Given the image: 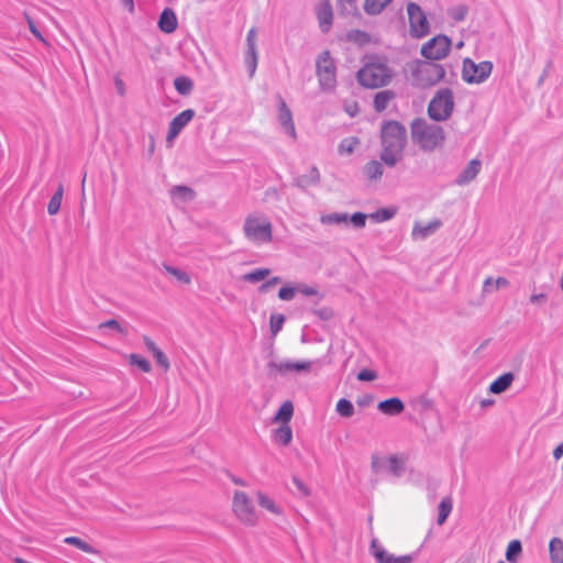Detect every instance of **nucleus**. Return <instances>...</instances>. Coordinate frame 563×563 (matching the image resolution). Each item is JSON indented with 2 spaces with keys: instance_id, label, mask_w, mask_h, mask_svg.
<instances>
[{
  "instance_id": "obj_31",
  "label": "nucleus",
  "mask_w": 563,
  "mask_h": 563,
  "mask_svg": "<svg viewBox=\"0 0 563 563\" xmlns=\"http://www.w3.org/2000/svg\"><path fill=\"white\" fill-rule=\"evenodd\" d=\"M292 440V431L288 424H283L274 431V441L282 445H288Z\"/></svg>"
},
{
  "instance_id": "obj_57",
  "label": "nucleus",
  "mask_w": 563,
  "mask_h": 563,
  "mask_svg": "<svg viewBox=\"0 0 563 563\" xmlns=\"http://www.w3.org/2000/svg\"><path fill=\"white\" fill-rule=\"evenodd\" d=\"M99 328L121 331L120 324L117 321V319H109L107 322L101 323Z\"/></svg>"
},
{
  "instance_id": "obj_39",
  "label": "nucleus",
  "mask_w": 563,
  "mask_h": 563,
  "mask_svg": "<svg viewBox=\"0 0 563 563\" xmlns=\"http://www.w3.org/2000/svg\"><path fill=\"white\" fill-rule=\"evenodd\" d=\"M336 412L341 416V417H344V418H350L354 415V406L353 404L345 399V398H342L340 399L338 402H336Z\"/></svg>"
},
{
  "instance_id": "obj_41",
  "label": "nucleus",
  "mask_w": 563,
  "mask_h": 563,
  "mask_svg": "<svg viewBox=\"0 0 563 563\" xmlns=\"http://www.w3.org/2000/svg\"><path fill=\"white\" fill-rule=\"evenodd\" d=\"M269 273L271 271L268 268H258L245 274L243 279L249 283H257L264 280L269 275Z\"/></svg>"
},
{
  "instance_id": "obj_5",
  "label": "nucleus",
  "mask_w": 563,
  "mask_h": 563,
  "mask_svg": "<svg viewBox=\"0 0 563 563\" xmlns=\"http://www.w3.org/2000/svg\"><path fill=\"white\" fill-rule=\"evenodd\" d=\"M244 236L255 245L271 243L273 240V225L263 214H249L243 224Z\"/></svg>"
},
{
  "instance_id": "obj_60",
  "label": "nucleus",
  "mask_w": 563,
  "mask_h": 563,
  "mask_svg": "<svg viewBox=\"0 0 563 563\" xmlns=\"http://www.w3.org/2000/svg\"><path fill=\"white\" fill-rule=\"evenodd\" d=\"M245 64L250 73V77H253L257 68V59L245 60Z\"/></svg>"
},
{
  "instance_id": "obj_14",
  "label": "nucleus",
  "mask_w": 563,
  "mask_h": 563,
  "mask_svg": "<svg viewBox=\"0 0 563 563\" xmlns=\"http://www.w3.org/2000/svg\"><path fill=\"white\" fill-rule=\"evenodd\" d=\"M278 121L284 128L285 132L292 139H296V129L292 121L291 111L282 97H279Z\"/></svg>"
},
{
  "instance_id": "obj_19",
  "label": "nucleus",
  "mask_w": 563,
  "mask_h": 563,
  "mask_svg": "<svg viewBox=\"0 0 563 563\" xmlns=\"http://www.w3.org/2000/svg\"><path fill=\"white\" fill-rule=\"evenodd\" d=\"M178 26V21L175 12L172 9H165L159 16L158 27L164 33H173Z\"/></svg>"
},
{
  "instance_id": "obj_55",
  "label": "nucleus",
  "mask_w": 563,
  "mask_h": 563,
  "mask_svg": "<svg viewBox=\"0 0 563 563\" xmlns=\"http://www.w3.org/2000/svg\"><path fill=\"white\" fill-rule=\"evenodd\" d=\"M547 295L544 292L541 294H533L530 297V302L532 305H544L547 302Z\"/></svg>"
},
{
  "instance_id": "obj_58",
  "label": "nucleus",
  "mask_w": 563,
  "mask_h": 563,
  "mask_svg": "<svg viewBox=\"0 0 563 563\" xmlns=\"http://www.w3.org/2000/svg\"><path fill=\"white\" fill-rule=\"evenodd\" d=\"M244 59H257V47L256 46H246V51L244 54Z\"/></svg>"
},
{
  "instance_id": "obj_16",
  "label": "nucleus",
  "mask_w": 563,
  "mask_h": 563,
  "mask_svg": "<svg viewBox=\"0 0 563 563\" xmlns=\"http://www.w3.org/2000/svg\"><path fill=\"white\" fill-rule=\"evenodd\" d=\"M312 361H280L278 363H273L272 366L275 367V369L279 374H287L289 372H301V371H309L312 366Z\"/></svg>"
},
{
  "instance_id": "obj_59",
  "label": "nucleus",
  "mask_w": 563,
  "mask_h": 563,
  "mask_svg": "<svg viewBox=\"0 0 563 563\" xmlns=\"http://www.w3.org/2000/svg\"><path fill=\"white\" fill-rule=\"evenodd\" d=\"M384 460L377 455L372 456V468L374 472H379L383 467Z\"/></svg>"
},
{
  "instance_id": "obj_61",
  "label": "nucleus",
  "mask_w": 563,
  "mask_h": 563,
  "mask_svg": "<svg viewBox=\"0 0 563 563\" xmlns=\"http://www.w3.org/2000/svg\"><path fill=\"white\" fill-rule=\"evenodd\" d=\"M278 283H280V278H279V277H277V276H276V277H273V278H271L268 282H266L265 284H263V285L261 286V290H262V291H265V290H267L268 288L273 287L274 285H276V284H278Z\"/></svg>"
},
{
  "instance_id": "obj_18",
  "label": "nucleus",
  "mask_w": 563,
  "mask_h": 563,
  "mask_svg": "<svg viewBox=\"0 0 563 563\" xmlns=\"http://www.w3.org/2000/svg\"><path fill=\"white\" fill-rule=\"evenodd\" d=\"M320 183V173L316 166H312L305 175L295 178L294 184L300 189H307L311 186H317Z\"/></svg>"
},
{
  "instance_id": "obj_22",
  "label": "nucleus",
  "mask_w": 563,
  "mask_h": 563,
  "mask_svg": "<svg viewBox=\"0 0 563 563\" xmlns=\"http://www.w3.org/2000/svg\"><path fill=\"white\" fill-rule=\"evenodd\" d=\"M440 220H433L429 222L426 225H421L419 223H416L412 229V238L418 240H423L433 234L440 227H441Z\"/></svg>"
},
{
  "instance_id": "obj_51",
  "label": "nucleus",
  "mask_w": 563,
  "mask_h": 563,
  "mask_svg": "<svg viewBox=\"0 0 563 563\" xmlns=\"http://www.w3.org/2000/svg\"><path fill=\"white\" fill-rule=\"evenodd\" d=\"M377 378V373L373 369H362L358 374H357V379L358 380H362V382H372V380H375Z\"/></svg>"
},
{
  "instance_id": "obj_25",
  "label": "nucleus",
  "mask_w": 563,
  "mask_h": 563,
  "mask_svg": "<svg viewBox=\"0 0 563 563\" xmlns=\"http://www.w3.org/2000/svg\"><path fill=\"white\" fill-rule=\"evenodd\" d=\"M363 173L368 180H378L384 174L383 164L373 159L364 166Z\"/></svg>"
},
{
  "instance_id": "obj_10",
  "label": "nucleus",
  "mask_w": 563,
  "mask_h": 563,
  "mask_svg": "<svg viewBox=\"0 0 563 563\" xmlns=\"http://www.w3.org/2000/svg\"><path fill=\"white\" fill-rule=\"evenodd\" d=\"M410 34L416 38H422L429 34L430 24L421 7L415 2L407 4Z\"/></svg>"
},
{
  "instance_id": "obj_32",
  "label": "nucleus",
  "mask_w": 563,
  "mask_h": 563,
  "mask_svg": "<svg viewBox=\"0 0 563 563\" xmlns=\"http://www.w3.org/2000/svg\"><path fill=\"white\" fill-rule=\"evenodd\" d=\"M509 286V282L505 277H498L497 279H493L488 277L484 280L483 290L485 292H492L494 290L503 289Z\"/></svg>"
},
{
  "instance_id": "obj_24",
  "label": "nucleus",
  "mask_w": 563,
  "mask_h": 563,
  "mask_svg": "<svg viewBox=\"0 0 563 563\" xmlns=\"http://www.w3.org/2000/svg\"><path fill=\"white\" fill-rule=\"evenodd\" d=\"M396 93L393 90H382L377 92L374 97V109L377 112H383L389 104V102L395 99Z\"/></svg>"
},
{
  "instance_id": "obj_13",
  "label": "nucleus",
  "mask_w": 563,
  "mask_h": 563,
  "mask_svg": "<svg viewBox=\"0 0 563 563\" xmlns=\"http://www.w3.org/2000/svg\"><path fill=\"white\" fill-rule=\"evenodd\" d=\"M195 117V111L192 109H187L177 114L169 123L168 133H167V142H172L181 130L192 120Z\"/></svg>"
},
{
  "instance_id": "obj_53",
  "label": "nucleus",
  "mask_w": 563,
  "mask_h": 563,
  "mask_svg": "<svg viewBox=\"0 0 563 563\" xmlns=\"http://www.w3.org/2000/svg\"><path fill=\"white\" fill-rule=\"evenodd\" d=\"M26 20H27V25H29V30H30V32H31V33H32L36 38H38L40 41H43V42H44V37H43L42 33L40 32V30L36 27V25H35V23H34V21H33L30 16H27V18H26Z\"/></svg>"
},
{
  "instance_id": "obj_26",
  "label": "nucleus",
  "mask_w": 563,
  "mask_h": 563,
  "mask_svg": "<svg viewBox=\"0 0 563 563\" xmlns=\"http://www.w3.org/2000/svg\"><path fill=\"white\" fill-rule=\"evenodd\" d=\"M551 563H563V540L553 538L549 544Z\"/></svg>"
},
{
  "instance_id": "obj_15",
  "label": "nucleus",
  "mask_w": 563,
  "mask_h": 563,
  "mask_svg": "<svg viewBox=\"0 0 563 563\" xmlns=\"http://www.w3.org/2000/svg\"><path fill=\"white\" fill-rule=\"evenodd\" d=\"M482 168V162L477 158L470 161L467 166L459 174L455 179V184L464 186L473 181L479 174Z\"/></svg>"
},
{
  "instance_id": "obj_30",
  "label": "nucleus",
  "mask_w": 563,
  "mask_h": 563,
  "mask_svg": "<svg viewBox=\"0 0 563 563\" xmlns=\"http://www.w3.org/2000/svg\"><path fill=\"white\" fill-rule=\"evenodd\" d=\"M294 415V405L291 401H285L276 412L274 420L288 424Z\"/></svg>"
},
{
  "instance_id": "obj_37",
  "label": "nucleus",
  "mask_w": 563,
  "mask_h": 563,
  "mask_svg": "<svg viewBox=\"0 0 563 563\" xmlns=\"http://www.w3.org/2000/svg\"><path fill=\"white\" fill-rule=\"evenodd\" d=\"M64 543L69 544V545H74L77 549H79V550H81V551H84L86 553H89V554H96L97 553V550L93 547H91L90 544H88L86 541L81 540L78 537H66L64 539Z\"/></svg>"
},
{
  "instance_id": "obj_34",
  "label": "nucleus",
  "mask_w": 563,
  "mask_h": 563,
  "mask_svg": "<svg viewBox=\"0 0 563 563\" xmlns=\"http://www.w3.org/2000/svg\"><path fill=\"white\" fill-rule=\"evenodd\" d=\"M320 221L322 224H346L349 222V214L341 212H332L321 216Z\"/></svg>"
},
{
  "instance_id": "obj_36",
  "label": "nucleus",
  "mask_w": 563,
  "mask_h": 563,
  "mask_svg": "<svg viewBox=\"0 0 563 563\" xmlns=\"http://www.w3.org/2000/svg\"><path fill=\"white\" fill-rule=\"evenodd\" d=\"M346 40L349 42L355 43L358 46H365L369 43L371 37L368 33L361 30H351L346 34Z\"/></svg>"
},
{
  "instance_id": "obj_4",
  "label": "nucleus",
  "mask_w": 563,
  "mask_h": 563,
  "mask_svg": "<svg viewBox=\"0 0 563 563\" xmlns=\"http://www.w3.org/2000/svg\"><path fill=\"white\" fill-rule=\"evenodd\" d=\"M410 80L415 87L429 88L445 77V69L434 60L417 59L408 65Z\"/></svg>"
},
{
  "instance_id": "obj_63",
  "label": "nucleus",
  "mask_w": 563,
  "mask_h": 563,
  "mask_svg": "<svg viewBox=\"0 0 563 563\" xmlns=\"http://www.w3.org/2000/svg\"><path fill=\"white\" fill-rule=\"evenodd\" d=\"M563 455V443L559 444L553 451V457L560 460Z\"/></svg>"
},
{
  "instance_id": "obj_17",
  "label": "nucleus",
  "mask_w": 563,
  "mask_h": 563,
  "mask_svg": "<svg viewBox=\"0 0 563 563\" xmlns=\"http://www.w3.org/2000/svg\"><path fill=\"white\" fill-rule=\"evenodd\" d=\"M317 18L321 32L327 33L332 26L333 12L329 2L321 3L317 8Z\"/></svg>"
},
{
  "instance_id": "obj_38",
  "label": "nucleus",
  "mask_w": 563,
  "mask_h": 563,
  "mask_svg": "<svg viewBox=\"0 0 563 563\" xmlns=\"http://www.w3.org/2000/svg\"><path fill=\"white\" fill-rule=\"evenodd\" d=\"M452 511V501L450 498H443L439 505L438 525H443Z\"/></svg>"
},
{
  "instance_id": "obj_28",
  "label": "nucleus",
  "mask_w": 563,
  "mask_h": 563,
  "mask_svg": "<svg viewBox=\"0 0 563 563\" xmlns=\"http://www.w3.org/2000/svg\"><path fill=\"white\" fill-rule=\"evenodd\" d=\"M63 195H64V187L62 184H59L56 191L54 192V195L52 196V198L48 201V205H47L48 214L54 216V214L58 213V211L60 209L62 200H63Z\"/></svg>"
},
{
  "instance_id": "obj_12",
  "label": "nucleus",
  "mask_w": 563,
  "mask_h": 563,
  "mask_svg": "<svg viewBox=\"0 0 563 563\" xmlns=\"http://www.w3.org/2000/svg\"><path fill=\"white\" fill-rule=\"evenodd\" d=\"M371 554L377 563H411L410 555L396 556L387 552L377 539H373L369 547Z\"/></svg>"
},
{
  "instance_id": "obj_2",
  "label": "nucleus",
  "mask_w": 563,
  "mask_h": 563,
  "mask_svg": "<svg viewBox=\"0 0 563 563\" xmlns=\"http://www.w3.org/2000/svg\"><path fill=\"white\" fill-rule=\"evenodd\" d=\"M394 78V70L384 56H371L368 60L357 70L358 84L368 89L386 87Z\"/></svg>"
},
{
  "instance_id": "obj_27",
  "label": "nucleus",
  "mask_w": 563,
  "mask_h": 563,
  "mask_svg": "<svg viewBox=\"0 0 563 563\" xmlns=\"http://www.w3.org/2000/svg\"><path fill=\"white\" fill-rule=\"evenodd\" d=\"M170 196L179 198L184 202H189L195 199L196 192L188 186L177 185L170 189Z\"/></svg>"
},
{
  "instance_id": "obj_1",
  "label": "nucleus",
  "mask_w": 563,
  "mask_h": 563,
  "mask_svg": "<svg viewBox=\"0 0 563 563\" xmlns=\"http://www.w3.org/2000/svg\"><path fill=\"white\" fill-rule=\"evenodd\" d=\"M380 159L388 167L396 166L404 156L407 144L406 128L398 121H386L380 128Z\"/></svg>"
},
{
  "instance_id": "obj_48",
  "label": "nucleus",
  "mask_w": 563,
  "mask_h": 563,
  "mask_svg": "<svg viewBox=\"0 0 563 563\" xmlns=\"http://www.w3.org/2000/svg\"><path fill=\"white\" fill-rule=\"evenodd\" d=\"M292 484L295 485L296 487V495L299 496V497H308L310 495V489L309 487L307 486V484L301 481L300 478L298 477H294L292 478Z\"/></svg>"
},
{
  "instance_id": "obj_64",
  "label": "nucleus",
  "mask_w": 563,
  "mask_h": 563,
  "mask_svg": "<svg viewBox=\"0 0 563 563\" xmlns=\"http://www.w3.org/2000/svg\"><path fill=\"white\" fill-rule=\"evenodd\" d=\"M122 3L129 8V11L132 12L134 10L133 0H122Z\"/></svg>"
},
{
  "instance_id": "obj_7",
  "label": "nucleus",
  "mask_w": 563,
  "mask_h": 563,
  "mask_svg": "<svg viewBox=\"0 0 563 563\" xmlns=\"http://www.w3.org/2000/svg\"><path fill=\"white\" fill-rule=\"evenodd\" d=\"M454 96L450 88L439 89L428 106V115L435 122L446 121L454 110Z\"/></svg>"
},
{
  "instance_id": "obj_56",
  "label": "nucleus",
  "mask_w": 563,
  "mask_h": 563,
  "mask_svg": "<svg viewBox=\"0 0 563 563\" xmlns=\"http://www.w3.org/2000/svg\"><path fill=\"white\" fill-rule=\"evenodd\" d=\"M256 35L257 31L255 27L249 30L246 34V46H256Z\"/></svg>"
},
{
  "instance_id": "obj_47",
  "label": "nucleus",
  "mask_w": 563,
  "mask_h": 563,
  "mask_svg": "<svg viewBox=\"0 0 563 563\" xmlns=\"http://www.w3.org/2000/svg\"><path fill=\"white\" fill-rule=\"evenodd\" d=\"M297 295V285L295 286H284L278 291L279 299L284 301H289L295 298Z\"/></svg>"
},
{
  "instance_id": "obj_40",
  "label": "nucleus",
  "mask_w": 563,
  "mask_h": 563,
  "mask_svg": "<svg viewBox=\"0 0 563 563\" xmlns=\"http://www.w3.org/2000/svg\"><path fill=\"white\" fill-rule=\"evenodd\" d=\"M360 141L357 137H346L343 139L339 144V153L340 154H352L358 145Z\"/></svg>"
},
{
  "instance_id": "obj_50",
  "label": "nucleus",
  "mask_w": 563,
  "mask_h": 563,
  "mask_svg": "<svg viewBox=\"0 0 563 563\" xmlns=\"http://www.w3.org/2000/svg\"><path fill=\"white\" fill-rule=\"evenodd\" d=\"M367 216L363 212H355L351 217L349 216V222L356 229H362L366 224Z\"/></svg>"
},
{
  "instance_id": "obj_6",
  "label": "nucleus",
  "mask_w": 563,
  "mask_h": 563,
  "mask_svg": "<svg viewBox=\"0 0 563 563\" xmlns=\"http://www.w3.org/2000/svg\"><path fill=\"white\" fill-rule=\"evenodd\" d=\"M316 75L319 87L324 92H332L336 87V63L330 51H323L316 59Z\"/></svg>"
},
{
  "instance_id": "obj_46",
  "label": "nucleus",
  "mask_w": 563,
  "mask_h": 563,
  "mask_svg": "<svg viewBox=\"0 0 563 563\" xmlns=\"http://www.w3.org/2000/svg\"><path fill=\"white\" fill-rule=\"evenodd\" d=\"M467 7L465 5H457L449 10V15L456 22H461L465 20L467 15Z\"/></svg>"
},
{
  "instance_id": "obj_9",
  "label": "nucleus",
  "mask_w": 563,
  "mask_h": 563,
  "mask_svg": "<svg viewBox=\"0 0 563 563\" xmlns=\"http://www.w3.org/2000/svg\"><path fill=\"white\" fill-rule=\"evenodd\" d=\"M493 63L484 60L478 64L471 58L463 62L462 78L468 84H481L485 81L492 74Z\"/></svg>"
},
{
  "instance_id": "obj_11",
  "label": "nucleus",
  "mask_w": 563,
  "mask_h": 563,
  "mask_svg": "<svg viewBox=\"0 0 563 563\" xmlns=\"http://www.w3.org/2000/svg\"><path fill=\"white\" fill-rule=\"evenodd\" d=\"M451 38L446 35H437L424 43L421 55L429 60H440L448 56L451 49Z\"/></svg>"
},
{
  "instance_id": "obj_62",
  "label": "nucleus",
  "mask_w": 563,
  "mask_h": 563,
  "mask_svg": "<svg viewBox=\"0 0 563 563\" xmlns=\"http://www.w3.org/2000/svg\"><path fill=\"white\" fill-rule=\"evenodd\" d=\"M144 343H145L146 349L150 352H152V354H155V351H159V349L156 346V344L152 340H150L148 338L144 339Z\"/></svg>"
},
{
  "instance_id": "obj_3",
  "label": "nucleus",
  "mask_w": 563,
  "mask_h": 563,
  "mask_svg": "<svg viewBox=\"0 0 563 563\" xmlns=\"http://www.w3.org/2000/svg\"><path fill=\"white\" fill-rule=\"evenodd\" d=\"M410 132L413 144L423 152H433L445 141L443 128L422 118H417L411 122Z\"/></svg>"
},
{
  "instance_id": "obj_49",
  "label": "nucleus",
  "mask_w": 563,
  "mask_h": 563,
  "mask_svg": "<svg viewBox=\"0 0 563 563\" xmlns=\"http://www.w3.org/2000/svg\"><path fill=\"white\" fill-rule=\"evenodd\" d=\"M165 269H166V272H168L169 274L175 276L179 282H181L184 284H189L191 280L190 276L186 272H183L176 267L166 265Z\"/></svg>"
},
{
  "instance_id": "obj_45",
  "label": "nucleus",
  "mask_w": 563,
  "mask_h": 563,
  "mask_svg": "<svg viewBox=\"0 0 563 563\" xmlns=\"http://www.w3.org/2000/svg\"><path fill=\"white\" fill-rule=\"evenodd\" d=\"M297 295H302L305 297H313L320 298L319 291L316 287L308 286L305 284H297Z\"/></svg>"
},
{
  "instance_id": "obj_43",
  "label": "nucleus",
  "mask_w": 563,
  "mask_h": 563,
  "mask_svg": "<svg viewBox=\"0 0 563 563\" xmlns=\"http://www.w3.org/2000/svg\"><path fill=\"white\" fill-rule=\"evenodd\" d=\"M522 548L521 543L518 540H512L509 542L506 551V559L509 562H516V556L520 554Z\"/></svg>"
},
{
  "instance_id": "obj_29",
  "label": "nucleus",
  "mask_w": 563,
  "mask_h": 563,
  "mask_svg": "<svg viewBox=\"0 0 563 563\" xmlns=\"http://www.w3.org/2000/svg\"><path fill=\"white\" fill-rule=\"evenodd\" d=\"M393 0H365L364 11L369 15L379 14Z\"/></svg>"
},
{
  "instance_id": "obj_8",
  "label": "nucleus",
  "mask_w": 563,
  "mask_h": 563,
  "mask_svg": "<svg viewBox=\"0 0 563 563\" xmlns=\"http://www.w3.org/2000/svg\"><path fill=\"white\" fill-rule=\"evenodd\" d=\"M232 510L238 520L245 526L254 527L260 520L251 498L244 492L236 490L234 493Z\"/></svg>"
},
{
  "instance_id": "obj_52",
  "label": "nucleus",
  "mask_w": 563,
  "mask_h": 563,
  "mask_svg": "<svg viewBox=\"0 0 563 563\" xmlns=\"http://www.w3.org/2000/svg\"><path fill=\"white\" fill-rule=\"evenodd\" d=\"M153 356L156 360L158 366L163 367L165 371L169 368V361L161 350L155 351V354H153Z\"/></svg>"
},
{
  "instance_id": "obj_44",
  "label": "nucleus",
  "mask_w": 563,
  "mask_h": 563,
  "mask_svg": "<svg viewBox=\"0 0 563 563\" xmlns=\"http://www.w3.org/2000/svg\"><path fill=\"white\" fill-rule=\"evenodd\" d=\"M129 360L132 365L137 366L142 372L148 373L151 371V364L144 357H142L137 354H131L129 356Z\"/></svg>"
},
{
  "instance_id": "obj_23",
  "label": "nucleus",
  "mask_w": 563,
  "mask_h": 563,
  "mask_svg": "<svg viewBox=\"0 0 563 563\" xmlns=\"http://www.w3.org/2000/svg\"><path fill=\"white\" fill-rule=\"evenodd\" d=\"M515 380V375L510 372L500 375L489 385V391L492 394H503L506 391Z\"/></svg>"
},
{
  "instance_id": "obj_33",
  "label": "nucleus",
  "mask_w": 563,
  "mask_h": 563,
  "mask_svg": "<svg viewBox=\"0 0 563 563\" xmlns=\"http://www.w3.org/2000/svg\"><path fill=\"white\" fill-rule=\"evenodd\" d=\"M174 87L178 93L187 96L192 91L194 82L189 77L179 76L174 80Z\"/></svg>"
},
{
  "instance_id": "obj_54",
  "label": "nucleus",
  "mask_w": 563,
  "mask_h": 563,
  "mask_svg": "<svg viewBox=\"0 0 563 563\" xmlns=\"http://www.w3.org/2000/svg\"><path fill=\"white\" fill-rule=\"evenodd\" d=\"M285 319H271V331L273 335H276L283 328Z\"/></svg>"
},
{
  "instance_id": "obj_20",
  "label": "nucleus",
  "mask_w": 563,
  "mask_h": 563,
  "mask_svg": "<svg viewBox=\"0 0 563 563\" xmlns=\"http://www.w3.org/2000/svg\"><path fill=\"white\" fill-rule=\"evenodd\" d=\"M256 498H257L258 505L263 509H265L268 512H271L272 515L282 516L284 514L283 507L278 503H276L273 498L267 496L265 493L257 492L256 493Z\"/></svg>"
},
{
  "instance_id": "obj_21",
  "label": "nucleus",
  "mask_w": 563,
  "mask_h": 563,
  "mask_svg": "<svg viewBox=\"0 0 563 563\" xmlns=\"http://www.w3.org/2000/svg\"><path fill=\"white\" fill-rule=\"evenodd\" d=\"M378 410L388 416H396L404 411V404L399 398H389L383 400L377 406Z\"/></svg>"
},
{
  "instance_id": "obj_42",
  "label": "nucleus",
  "mask_w": 563,
  "mask_h": 563,
  "mask_svg": "<svg viewBox=\"0 0 563 563\" xmlns=\"http://www.w3.org/2000/svg\"><path fill=\"white\" fill-rule=\"evenodd\" d=\"M395 216V210L382 208L369 214V218L376 222L390 220Z\"/></svg>"
},
{
  "instance_id": "obj_35",
  "label": "nucleus",
  "mask_w": 563,
  "mask_h": 563,
  "mask_svg": "<svg viewBox=\"0 0 563 563\" xmlns=\"http://www.w3.org/2000/svg\"><path fill=\"white\" fill-rule=\"evenodd\" d=\"M387 462H388L389 472L395 477L402 476V474L405 473V460L402 457L393 455L387 460Z\"/></svg>"
}]
</instances>
